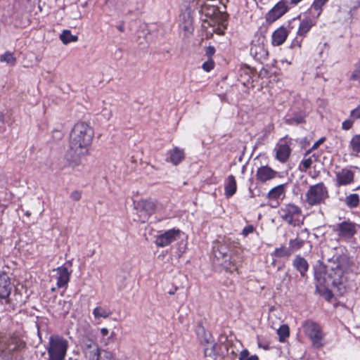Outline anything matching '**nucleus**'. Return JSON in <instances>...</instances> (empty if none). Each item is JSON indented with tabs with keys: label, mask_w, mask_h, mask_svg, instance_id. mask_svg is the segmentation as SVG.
I'll return each mask as SVG.
<instances>
[{
	"label": "nucleus",
	"mask_w": 360,
	"mask_h": 360,
	"mask_svg": "<svg viewBox=\"0 0 360 360\" xmlns=\"http://www.w3.org/2000/svg\"><path fill=\"white\" fill-rule=\"evenodd\" d=\"M94 138V130L86 122H78L72 127L69 141L68 160L75 165L87 155Z\"/></svg>",
	"instance_id": "nucleus-1"
},
{
	"label": "nucleus",
	"mask_w": 360,
	"mask_h": 360,
	"mask_svg": "<svg viewBox=\"0 0 360 360\" xmlns=\"http://www.w3.org/2000/svg\"><path fill=\"white\" fill-rule=\"evenodd\" d=\"M68 348V342L63 337L52 335L46 347L48 360H64Z\"/></svg>",
	"instance_id": "nucleus-2"
},
{
	"label": "nucleus",
	"mask_w": 360,
	"mask_h": 360,
	"mask_svg": "<svg viewBox=\"0 0 360 360\" xmlns=\"http://www.w3.org/2000/svg\"><path fill=\"white\" fill-rule=\"evenodd\" d=\"M326 285L328 288L332 287L338 295H342L346 292L345 278L344 271L340 265L331 269L326 278Z\"/></svg>",
	"instance_id": "nucleus-3"
},
{
	"label": "nucleus",
	"mask_w": 360,
	"mask_h": 360,
	"mask_svg": "<svg viewBox=\"0 0 360 360\" xmlns=\"http://www.w3.org/2000/svg\"><path fill=\"white\" fill-rule=\"evenodd\" d=\"M328 197L327 187L321 182L309 188L305 194V200L309 206H314L325 203Z\"/></svg>",
	"instance_id": "nucleus-4"
},
{
	"label": "nucleus",
	"mask_w": 360,
	"mask_h": 360,
	"mask_svg": "<svg viewBox=\"0 0 360 360\" xmlns=\"http://www.w3.org/2000/svg\"><path fill=\"white\" fill-rule=\"evenodd\" d=\"M302 328L304 335L311 341L314 347L320 348L323 346L325 335L318 323L306 321L302 323Z\"/></svg>",
	"instance_id": "nucleus-5"
},
{
	"label": "nucleus",
	"mask_w": 360,
	"mask_h": 360,
	"mask_svg": "<svg viewBox=\"0 0 360 360\" xmlns=\"http://www.w3.org/2000/svg\"><path fill=\"white\" fill-rule=\"evenodd\" d=\"M281 217L288 224L293 226H300L304 222V216L300 207L289 203L282 207L279 210Z\"/></svg>",
	"instance_id": "nucleus-6"
},
{
	"label": "nucleus",
	"mask_w": 360,
	"mask_h": 360,
	"mask_svg": "<svg viewBox=\"0 0 360 360\" xmlns=\"http://www.w3.org/2000/svg\"><path fill=\"white\" fill-rule=\"evenodd\" d=\"M181 231L179 229H171L160 231L155 237V244L158 248H164L177 240L181 236Z\"/></svg>",
	"instance_id": "nucleus-7"
},
{
	"label": "nucleus",
	"mask_w": 360,
	"mask_h": 360,
	"mask_svg": "<svg viewBox=\"0 0 360 360\" xmlns=\"http://www.w3.org/2000/svg\"><path fill=\"white\" fill-rule=\"evenodd\" d=\"M359 227L358 224L354 222L344 221L338 224L333 230L340 238L349 239L357 233V229Z\"/></svg>",
	"instance_id": "nucleus-8"
},
{
	"label": "nucleus",
	"mask_w": 360,
	"mask_h": 360,
	"mask_svg": "<svg viewBox=\"0 0 360 360\" xmlns=\"http://www.w3.org/2000/svg\"><path fill=\"white\" fill-rule=\"evenodd\" d=\"M288 7L285 0L278 2L266 15V20L269 22H274L282 17L288 11Z\"/></svg>",
	"instance_id": "nucleus-9"
},
{
	"label": "nucleus",
	"mask_w": 360,
	"mask_h": 360,
	"mask_svg": "<svg viewBox=\"0 0 360 360\" xmlns=\"http://www.w3.org/2000/svg\"><path fill=\"white\" fill-rule=\"evenodd\" d=\"M13 284L8 274L0 271V297L7 298L12 290Z\"/></svg>",
	"instance_id": "nucleus-10"
},
{
	"label": "nucleus",
	"mask_w": 360,
	"mask_h": 360,
	"mask_svg": "<svg viewBox=\"0 0 360 360\" xmlns=\"http://www.w3.org/2000/svg\"><path fill=\"white\" fill-rule=\"evenodd\" d=\"M309 235V233L307 229H302L295 239L290 240L289 246L290 250L293 252L302 248L308 239Z\"/></svg>",
	"instance_id": "nucleus-11"
},
{
	"label": "nucleus",
	"mask_w": 360,
	"mask_h": 360,
	"mask_svg": "<svg viewBox=\"0 0 360 360\" xmlns=\"http://www.w3.org/2000/svg\"><path fill=\"white\" fill-rule=\"evenodd\" d=\"M185 158V150L183 148L175 146L168 151L167 162L174 166L179 165Z\"/></svg>",
	"instance_id": "nucleus-12"
},
{
	"label": "nucleus",
	"mask_w": 360,
	"mask_h": 360,
	"mask_svg": "<svg viewBox=\"0 0 360 360\" xmlns=\"http://www.w3.org/2000/svg\"><path fill=\"white\" fill-rule=\"evenodd\" d=\"M138 208L146 217H150L155 213L158 210V203L152 200H141L137 203Z\"/></svg>",
	"instance_id": "nucleus-13"
},
{
	"label": "nucleus",
	"mask_w": 360,
	"mask_h": 360,
	"mask_svg": "<svg viewBox=\"0 0 360 360\" xmlns=\"http://www.w3.org/2000/svg\"><path fill=\"white\" fill-rule=\"evenodd\" d=\"M278 172L269 166H262L257 169L256 172V178L261 182H266L274 179Z\"/></svg>",
	"instance_id": "nucleus-14"
},
{
	"label": "nucleus",
	"mask_w": 360,
	"mask_h": 360,
	"mask_svg": "<svg viewBox=\"0 0 360 360\" xmlns=\"http://www.w3.org/2000/svg\"><path fill=\"white\" fill-rule=\"evenodd\" d=\"M250 51L255 58L259 60L266 59L269 55L263 40L259 39L252 44Z\"/></svg>",
	"instance_id": "nucleus-15"
},
{
	"label": "nucleus",
	"mask_w": 360,
	"mask_h": 360,
	"mask_svg": "<svg viewBox=\"0 0 360 360\" xmlns=\"http://www.w3.org/2000/svg\"><path fill=\"white\" fill-rule=\"evenodd\" d=\"M200 343L204 347L205 356H213L215 353V343L210 334L204 333L203 337H199Z\"/></svg>",
	"instance_id": "nucleus-16"
},
{
	"label": "nucleus",
	"mask_w": 360,
	"mask_h": 360,
	"mask_svg": "<svg viewBox=\"0 0 360 360\" xmlns=\"http://www.w3.org/2000/svg\"><path fill=\"white\" fill-rule=\"evenodd\" d=\"M336 183L338 186H346L354 181V172L348 169H342L336 173Z\"/></svg>",
	"instance_id": "nucleus-17"
},
{
	"label": "nucleus",
	"mask_w": 360,
	"mask_h": 360,
	"mask_svg": "<svg viewBox=\"0 0 360 360\" xmlns=\"http://www.w3.org/2000/svg\"><path fill=\"white\" fill-rule=\"evenodd\" d=\"M276 158L281 162H285L291 153L290 146L286 143H280L276 146Z\"/></svg>",
	"instance_id": "nucleus-18"
},
{
	"label": "nucleus",
	"mask_w": 360,
	"mask_h": 360,
	"mask_svg": "<svg viewBox=\"0 0 360 360\" xmlns=\"http://www.w3.org/2000/svg\"><path fill=\"white\" fill-rule=\"evenodd\" d=\"M288 36V32L286 28L281 26L277 28L272 34L271 44L274 46L283 44Z\"/></svg>",
	"instance_id": "nucleus-19"
},
{
	"label": "nucleus",
	"mask_w": 360,
	"mask_h": 360,
	"mask_svg": "<svg viewBox=\"0 0 360 360\" xmlns=\"http://www.w3.org/2000/svg\"><path fill=\"white\" fill-rule=\"evenodd\" d=\"M57 273L56 285L58 288L64 287L68 284L70 280V273L65 266H61L55 269Z\"/></svg>",
	"instance_id": "nucleus-20"
},
{
	"label": "nucleus",
	"mask_w": 360,
	"mask_h": 360,
	"mask_svg": "<svg viewBox=\"0 0 360 360\" xmlns=\"http://www.w3.org/2000/svg\"><path fill=\"white\" fill-rule=\"evenodd\" d=\"M316 24L315 20L310 17L304 18L299 25L297 34L298 36L304 37L310 29Z\"/></svg>",
	"instance_id": "nucleus-21"
},
{
	"label": "nucleus",
	"mask_w": 360,
	"mask_h": 360,
	"mask_svg": "<svg viewBox=\"0 0 360 360\" xmlns=\"http://www.w3.org/2000/svg\"><path fill=\"white\" fill-rule=\"evenodd\" d=\"M237 191V184L234 176L229 175L225 180L224 195L227 198L232 197Z\"/></svg>",
	"instance_id": "nucleus-22"
},
{
	"label": "nucleus",
	"mask_w": 360,
	"mask_h": 360,
	"mask_svg": "<svg viewBox=\"0 0 360 360\" xmlns=\"http://www.w3.org/2000/svg\"><path fill=\"white\" fill-rule=\"evenodd\" d=\"M115 333L114 331L110 332L107 328H101L99 329L98 338L101 344L107 346L114 341Z\"/></svg>",
	"instance_id": "nucleus-23"
},
{
	"label": "nucleus",
	"mask_w": 360,
	"mask_h": 360,
	"mask_svg": "<svg viewBox=\"0 0 360 360\" xmlns=\"http://www.w3.org/2000/svg\"><path fill=\"white\" fill-rule=\"evenodd\" d=\"M292 264L302 276H304L306 272L308 271V262L304 257H301L300 255L295 256Z\"/></svg>",
	"instance_id": "nucleus-24"
},
{
	"label": "nucleus",
	"mask_w": 360,
	"mask_h": 360,
	"mask_svg": "<svg viewBox=\"0 0 360 360\" xmlns=\"http://www.w3.org/2000/svg\"><path fill=\"white\" fill-rule=\"evenodd\" d=\"M16 349L13 343H2L0 342V360H8L11 359V352Z\"/></svg>",
	"instance_id": "nucleus-25"
},
{
	"label": "nucleus",
	"mask_w": 360,
	"mask_h": 360,
	"mask_svg": "<svg viewBox=\"0 0 360 360\" xmlns=\"http://www.w3.org/2000/svg\"><path fill=\"white\" fill-rule=\"evenodd\" d=\"M309 154L310 153H307V151L306 152L299 165V169L301 172H307V169L311 167L312 164L317 160L318 156L314 154L309 156Z\"/></svg>",
	"instance_id": "nucleus-26"
},
{
	"label": "nucleus",
	"mask_w": 360,
	"mask_h": 360,
	"mask_svg": "<svg viewBox=\"0 0 360 360\" xmlns=\"http://www.w3.org/2000/svg\"><path fill=\"white\" fill-rule=\"evenodd\" d=\"M59 39L63 44L67 45L71 42H76L78 40L77 35H73L70 30H64L59 36Z\"/></svg>",
	"instance_id": "nucleus-27"
},
{
	"label": "nucleus",
	"mask_w": 360,
	"mask_h": 360,
	"mask_svg": "<svg viewBox=\"0 0 360 360\" xmlns=\"http://www.w3.org/2000/svg\"><path fill=\"white\" fill-rule=\"evenodd\" d=\"M215 256L218 259H224L225 262H230V256H229V248L226 244H221L217 250L215 252Z\"/></svg>",
	"instance_id": "nucleus-28"
},
{
	"label": "nucleus",
	"mask_w": 360,
	"mask_h": 360,
	"mask_svg": "<svg viewBox=\"0 0 360 360\" xmlns=\"http://www.w3.org/2000/svg\"><path fill=\"white\" fill-rule=\"evenodd\" d=\"M240 345V342H236V343L228 342L226 345L227 355L230 356L231 360H237L238 355L239 349L238 346Z\"/></svg>",
	"instance_id": "nucleus-29"
},
{
	"label": "nucleus",
	"mask_w": 360,
	"mask_h": 360,
	"mask_svg": "<svg viewBox=\"0 0 360 360\" xmlns=\"http://www.w3.org/2000/svg\"><path fill=\"white\" fill-rule=\"evenodd\" d=\"M112 314L111 311L106 308L101 306H98L95 307L93 310V315L95 317V319H107Z\"/></svg>",
	"instance_id": "nucleus-30"
},
{
	"label": "nucleus",
	"mask_w": 360,
	"mask_h": 360,
	"mask_svg": "<svg viewBox=\"0 0 360 360\" xmlns=\"http://www.w3.org/2000/svg\"><path fill=\"white\" fill-rule=\"evenodd\" d=\"M96 360H115L112 352L108 349H97Z\"/></svg>",
	"instance_id": "nucleus-31"
},
{
	"label": "nucleus",
	"mask_w": 360,
	"mask_h": 360,
	"mask_svg": "<svg viewBox=\"0 0 360 360\" xmlns=\"http://www.w3.org/2000/svg\"><path fill=\"white\" fill-rule=\"evenodd\" d=\"M280 342H284L286 338L290 336V328L287 324L281 325L276 331Z\"/></svg>",
	"instance_id": "nucleus-32"
},
{
	"label": "nucleus",
	"mask_w": 360,
	"mask_h": 360,
	"mask_svg": "<svg viewBox=\"0 0 360 360\" xmlns=\"http://www.w3.org/2000/svg\"><path fill=\"white\" fill-rule=\"evenodd\" d=\"M16 58L14 56L13 53L6 51L0 56V61L5 63L10 66H14L16 63Z\"/></svg>",
	"instance_id": "nucleus-33"
},
{
	"label": "nucleus",
	"mask_w": 360,
	"mask_h": 360,
	"mask_svg": "<svg viewBox=\"0 0 360 360\" xmlns=\"http://www.w3.org/2000/svg\"><path fill=\"white\" fill-rule=\"evenodd\" d=\"M283 185H279L271 189L267 194V197L269 199L276 200L279 198L283 194Z\"/></svg>",
	"instance_id": "nucleus-34"
},
{
	"label": "nucleus",
	"mask_w": 360,
	"mask_h": 360,
	"mask_svg": "<svg viewBox=\"0 0 360 360\" xmlns=\"http://www.w3.org/2000/svg\"><path fill=\"white\" fill-rule=\"evenodd\" d=\"M185 11H182L180 14V18L182 20H184L186 24L189 25L192 21V14L195 8H191V6H185Z\"/></svg>",
	"instance_id": "nucleus-35"
},
{
	"label": "nucleus",
	"mask_w": 360,
	"mask_h": 360,
	"mask_svg": "<svg viewBox=\"0 0 360 360\" xmlns=\"http://www.w3.org/2000/svg\"><path fill=\"white\" fill-rule=\"evenodd\" d=\"M345 203L350 208L356 207L359 204V197L356 193H352L345 198Z\"/></svg>",
	"instance_id": "nucleus-36"
},
{
	"label": "nucleus",
	"mask_w": 360,
	"mask_h": 360,
	"mask_svg": "<svg viewBox=\"0 0 360 360\" xmlns=\"http://www.w3.org/2000/svg\"><path fill=\"white\" fill-rule=\"evenodd\" d=\"M292 253V252L290 250V248H287L282 246L275 249L274 255L276 257H285L290 256Z\"/></svg>",
	"instance_id": "nucleus-37"
},
{
	"label": "nucleus",
	"mask_w": 360,
	"mask_h": 360,
	"mask_svg": "<svg viewBox=\"0 0 360 360\" xmlns=\"http://www.w3.org/2000/svg\"><path fill=\"white\" fill-rule=\"evenodd\" d=\"M349 147L354 152L360 153V134L354 135L352 138Z\"/></svg>",
	"instance_id": "nucleus-38"
},
{
	"label": "nucleus",
	"mask_w": 360,
	"mask_h": 360,
	"mask_svg": "<svg viewBox=\"0 0 360 360\" xmlns=\"http://www.w3.org/2000/svg\"><path fill=\"white\" fill-rule=\"evenodd\" d=\"M216 11V7L213 6H210L206 4H202L200 6V11L207 16L213 15L215 13Z\"/></svg>",
	"instance_id": "nucleus-39"
},
{
	"label": "nucleus",
	"mask_w": 360,
	"mask_h": 360,
	"mask_svg": "<svg viewBox=\"0 0 360 360\" xmlns=\"http://www.w3.org/2000/svg\"><path fill=\"white\" fill-rule=\"evenodd\" d=\"M349 79L352 81H356L360 83V62L355 64Z\"/></svg>",
	"instance_id": "nucleus-40"
},
{
	"label": "nucleus",
	"mask_w": 360,
	"mask_h": 360,
	"mask_svg": "<svg viewBox=\"0 0 360 360\" xmlns=\"http://www.w3.org/2000/svg\"><path fill=\"white\" fill-rule=\"evenodd\" d=\"M214 67V62L212 58H208L207 60L205 61L202 65V69L205 72L211 71Z\"/></svg>",
	"instance_id": "nucleus-41"
},
{
	"label": "nucleus",
	"mask_w": 360,
	"mask_h": 360,
	"mask_svg": "<svg viewBox=\"0 0 360 360\" xmlns=\"http://www.w3.org/2000/svg\"><path fill=\"white\" fill-rule=\"evenodd\" d=\"M326 1L327 0H314L311 6V8L319 11V13L320 10L321 9L322 6L326 4Z\"/></svg>",
	"instance_id": "nucleus-42"
},
{
	"label": "nucleus",
	"mask_w": 360,
	"mask_h": 360,
	"mask_svg": "<svg viewBox=\"0 0 360 360\" xmlns=\"http://www.w3.org/2000/svg\"><path fill=\"white\" fill-rule=\"evenodd\" d=\"M350 117L354 120L360 118V104L350 112Z\"/></svg>",
	"instance_id": "nucleus-43"
},
{
	"label": "nucleus",
	"mask_w": 360,
	"mask_h": 360,
	"mask_svg": "<svg viewBox=\"0 0 360 360\" xmlns=\"http://www.w3.org/2000/svg\"><path fill=\"white\" fill-rule=\"evenodd\" d=\"M324 141H325V138H321V139H319L318 141H316L313 144V146H311V148L309 150H307V153H311V151H313V150H314L317 149V148L319 147V146H320L321 144H322V143L324 142Z\"/></svg>",
	"instance_id": "nucleus-44"
},
{
	"label": "nucleus",
	"mask_w": 360,
	"mask_h": 360,
	"mask_svg": "<svg viewBox=\"0 0 360 360\" xmlns=\"http://www.w3.org/2000/svg\"><path fill=\"white\" fill-rule=\"evenodd\" d=\"M354 124V121L352 120H346L342 123V129L344 130L350 129Z\"/></svg>",
	"instance_id": "nucleus-45"
},
{
	"label": "nucleus",
	"mask_w": 360,
	"mask_h": 360,
	"mask_svg": "<svg viewBox=\"0 0 360 360\" xmlns=\"http://www.w3.org/2000/svg\"><path fill=\"white\" fill-rule=\"evenodd\" d=\"M255 230V228L252 225H248L244 227V229L242 231V233L244 236H247L250 233H253Z\"/></svg>",
	"instance_id": "nucleus-46"
},
{
	"label": "nucleus",
	"mask_w": 360,
	"mask_h": 360,
	"mask_svg": "<svg viewBox=\"0 0 360 360\" xmlns=\"http://www.w3.org/2000/svg\"><path fill=\"white\" fill-rule=\"evenodd\" d=\"M239 356H237V360H245L249 356V352L247 349H244L238 352Z\"/></svg>",
	"instance_id": "nucleus-47"
},
{
	"label": "nucleus",
	"mask_w": 360,
	"mask_h": 360,
	"mask_svg": "<svg viewBox=\"0 0 360 360\" xmlns=\"http://www.w3.org/2000/svg\"><path fill=\"white\" fill-rule=\"evenodd\" d=\"M257 345L259 348H262L264 350H269L270 348L269 344L266 342H262L259 338H257Z\"/></svg>",
	"instance_id": "nucleus-48"
},
{
	"label": "nucleus",
	"mask_w": 360,
	"mask_h": 360,
	"mask_svg": "<svg viewBox=\"0 0 360 360\" xmlns=\"http://www.w3.org/2000/svg\"><path fill=\"white\" fill-rule=\"evenodd\" d=\"M215 53V49L213 46H208L206 49V55L208 56V58H212V56Z\"/></svg>",
	"instance_id": "nucleus-49"
},
{
	"label": "nucleus",
	"mask_w": 360,
	"mask_h": 360,
	"mask_svg": "<svg viewBox=\"0 0 360 360\" xmlns=\"http://www.w3.org/2000/svg\"><path fill=\"white\" fill-rule=\"evenodd\" d=\"M71 197L75 200H79L80 199V198H81V195L78 192H74V193H72Z\"/></svg>",
	"instance_id": "nucleus-50"
},
{
	"label": "nucleus",
	"mask_w": 360,
	"mask_h": 360,
	"mask_svg": "<svg viewBox=\"0 0 360 360\" xmlns=\"http://www.w3.org/2000/svg\"><path fill=\"white\" fill-rule=\"evenodd\" d=\"M245 360H259V358L257 355H252L250 356H248Z\"/></svg>",
	"instance_id": "nucleus-51"
},
{
	"label": "nucleus",
	"mask_w": 360,
	"mask_h": 360,
	"mask_svg": "<svg viewBox=\"0 0 360 360\" xmlns=\"http://www.w3.org/2000/svg\"><path fill=\"white\" fill-rule=\"evenodd\" d=\"M117 29L121 32H124V26L123 25H117Z\"/></svg>",
	"instance_id": "nucleus-52"
},
{
	"label": "nucleus",
	"mask_w": 360,
	"mask_h": 360,
	"mask_svg": "<svg viewBox=\"0 0 360 360\" xmlns=\"http://www.w3.org/2000/svg\"><path fill=\"white\" fill-rule=\"evenodd\" d=\"M291 4H296L297 3H299L300 1H301L302 0H290Z\"/></svg>",
	"instance_id": "nucleus-53"
},
{
	"label": "nucleus",
	"mask_w": 360,
	"mask_h": 360,
	"mask_svg": "<svg viewBox=\"0 0 360 360\" xmlns=\"http://www.w3.org/2000/svg\"><path fill=\"white\" fill-rule=\"evenodd\" d=\"M281 63H287L288 65H290V64H291V62L288 61L287 60H281Z\"/></svg>",
	"instance_id": "nucleus-54"
},
{
	"label": "nucleus",
	"mask_w": 360,
	"mask_h": 360,
	"mask_svg": "<svg viewBox=\"0 0 360 360\" xmlns=\"http://www.w3.org/2000/svg\"><path fill=\"white\" fill-rule=\"evenodd\" d=\"M293 120L296 122V123H300L302 122V119H293Z\"/></svg>",
	"instance_id": "nucleus-55"
},
{
	"label": "nucleus",
	"mask_w": 360,
	"mask_h": 360,
	"mask_svg": "<svg viewBox=\"0 0 360 360\" xmlns=\"http://www.w3.org/2000/svg\"><path fill=\"white\" fill-rule=\"evenodd\" d=\"M323 45H324V46H328V44H327L326 42V43H324V44H323Z\"/></svg>",
	"instance_id": "nucleus-56"
},
{
	"label": "nucleus",
	"mask_w": 360,
	"mask_h": 360,
	"mask_svg": "<svg viewBox=\"0 0 360 360\" xmlns=\"http://www.w3.org/2000/svg\"><path fill=\"white\" fill-rule=\"evenodd\" d=\"M219 34H221L223 32H217Z\"/></svg>",
	"instance_id": "nucleus-57"
}]
</instances>
